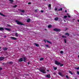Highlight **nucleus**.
I'll return each instance as SVG.
<instances>
[{
	"instance_id": "obj_1",
	"label": "nucleus",
	"mask_w": 79,
	"mask_h": 79,
	"mask_svg": "<svg viewBox=\"0 0 79 79\" xmlns=\"http://www.w3.org/2000/svg\"><path fill=\"white\" fill-rule=\"evenodd\" d=\"M41 72L43 73H44V74H45L46 73V72L45 71V68H44L43 69L40 70Z\"/></svg>"
},
{
	"instance_id": "obj_2",
	"label": "nucleus",
	"mask_w": 79,
	"mask_h": 79,
	"mask_svg": "<svg viewBox=\"0 0 79 79\" xmlns=\"http://www.w3.org/2000/svg\"><path fill=\"white\" fill-rule=\"evenodd\" d=\"M54 31H56L57 32H60L61 30L58 28H54L53 29Z\"/></svg>"
},
{
	"instance_id": "obj_3",
	"label": "nucleus",
	"mask_w": 79,
	"mask_h": 79,
	"mask_svg": "<svg viewBox=\"0 0 79 79\" xmlns=\"http://www.w3.org/2000/svg\"><path fill=\"white\" fill-rule=\"evenodd\" d=\"M15 21L18 24H20V25H23V23H22L21 22L17 20H16Z\"/></svg>"
},
{
	"instance_id": "obj_4",
	"label": "nucleus",
	"mask_w": 79,
	"mask_h": 79,
	"mask_svg": "<svg viewBox=\"0 0 79 79\" xmlns=\"http://www.w3.org/2000/svg\"><path fill=\"white\" fill-rule=\"evenodd\" d=\"M55 64L57 65H60V63L58 61H55Z\"/></svg>"
},
{
	"instance_id": "obj_5",
	"label": "nucleus",
	"mask_w": 79,
	"mask_h": 79,
	"mask_svg": "<svg viewBox=\"0 0 79 79\" xmlns=\"http://www.w3.org/2000/svg\"><path fill=\"white\" fill-rule=\"evenodd\" d=\"M48 8L50 10L52 9V7H51V4H49L48 5Z\"/></svg>"
},
{
	"instance_id": "obj_6",
	"label": "nucleus",
	"mask_w": 79,
	"mask_h": 79,
	"mask_svg": "<svg viewBox=\"0 0 79 79\" xmlns=\"http://www.w3.org/2000/svg\"><path fill=\"white\" fill-rule=\"evenodd\" d=\"M27 60V59L26 57H24L23 59V61H24V62H26V61Z\"/></svg>"
},
{
	"instance_id": "obj_7",
	"label": "nucleus",
	"mask_w": 79,
	"mask_h": 79,
	"mask_svg": "<svg viewBox=\"0 0 79 79\" xmlns=\"http://www.w3.org/2000/svg\"><path fill=\"white\" fill-rule=\"evenodd\" d=\"M10 39H13V40H16V38L15 37H11Z\"/></svg>"
},
{
	"instance_id": "obj_8",
	"label": "nucleus",
	"mask_w": 79,
	"mask_h": 79,
	"mask_svg": "<svg viewBox=\"0 0 79 79\" xmlns=\"http://www.w3.org/2000/svg\"><path fill=\"white\" fill-rule=\"evenodd\" d=\"M46 77H48V78H50V75H47L46 76Z\"/></svg>"
},
{
	"instance_id": "obj_9",
	"label": "nucleus",
	"mask_w": 79,
	"mask_h": 79,
	"mask_svg": "<svg viewBox=\"0 0 79 79\" xmlns=\"http://www.w3.org/2000/svg\"><path fill=\"white\" fill-rule=\"evenodd\" d=\"M4 60V57H0V61H2V60Z\"/></svg>"
},
{
	"instance_id": "obj_10",
	"label": "nucleus",
	"mask_w": 79,
	"mask_h": 79,
	"mask_svg": "<svg viewBox=\"0 0 79 79\" xmlns=\"http://www.w3.org/2000/svg\"><path fill=\"white\" fill-rule=\"evenodd\" d=\"M23 61V59L22 58H21L19 59V61H20V62H21V61Z\"/></svg>"
},
{
	"instance_id": "obj_11",
	"label": "nucleus",
	"mask_w": 79,
	"mask_h": 79,
	"mask_svg": "<svg viewBox=\"0 0 79 79\" xmlns=\"http://www.w3.org/2000/svg\"><path fill=\"white\" fill-rule=\"evenodd\" d=\"M5 30H6V31H10V29L9 28H5Z\"/></svg>"
},
{
	"instance_id": "obj_12",
	"label": "nucleus",
	"mask_w": 79,
	"mask_h": 79,
	"mask_svg": "<svg viewBox=\"0 0 79 79\" xmlns=\"http://www.w3.org/2000/svg\"><path fill=\"white\" fill-rule=\"evenodd\" d=\"M3 29H4L3 28L1 27H0V31H3Z\"/></svg>"
},
{
	"instance_id": "obj_13",
	"label": "nucleus",
	"mask_w": 79,
	"mask_h": 79,
	"mask_svg": "<svg viewBox=\"0 0 79 79\" xmlns=\"http://www.w3.org/2000/svg\"><path fill=\"white\" fill-rule=\"evenodd\" d=\"M52 25H50L48 26V28H50L52 27Z\"/></svg>"
},
{
	"instance_id": "obj_14",
	"label": "nucleus",
	"mask_w": 79,
	"mask_h": 79,
	"mask_svg": "<svg viewBox=\"0 0 79 79\" xmlns=\"http://www.w3.org/2000/svg\"><path fill=\"white\" fill-rule=\"evenodd\" d=\"M35 45L36 46V47H39V44H36V43H35Z\"/></svg>"
},
{
	"instance_id": "obj_15",
	"label": "nucleus",
	"mask_w": 79,
	"mask_h": 79,
	"mask_svg": "<svg viewBox=\"0 0 79 79\" xmlns=\"http://www.w3.org/2000/svg\"><path fill=\"white\" fill-rule=\"evenodd\" d=\"M45 46L46 47H47L48 48H50V47L48 45L46 44L45 45Z\"/></svg>"
},
{
	"instance_id": "obj_16",
	"label": "nucleus",
	"mask_w": 79,
	"mask_h": 79,
	"mask_svg": "<svg viewBox=\"0 0 79 79\" xmlns=\"http://www.w3.org/2000/svg\"><path fill=\"white\" fill-rule=\"evenodd\" d=\"M63 10V8H60V9H59L58 10V11H62Z\"/></svg>"
},
{
	"instance_id": "obj_17",
	"label": "nucleus",
	"mask_w": 79,
	"mask_h": 79,
	"mask_svg": "<svg viewBox=\"0 0 79 79\" xmlns=\"http://www.w3.org/2000/svg\"><path fill=\"white\" fill-rule=\"evenodd\" d=\"M58 18H56L55 19V21H58Z\"/></svg>"
},
{
	"instance_id": "obj_18",
	"label": "nucleus",
	"mask_w": 79,
	"mask_h": 79,
	"mask_svg": "<svg viewBox=\"0 0 79 79\" xmlns=\"http://www.w3.org/2000/svg\"><path fill=\"white\" fill-rule=\"evenodd\" d=\"M46 42H47L48 43H49V44H52L50 41H48V40H46Z\"/></svg>"
},
{
	"instance_id": "obj_19",
	"label": "nucleus",
	"mask_w": 79,
	"mask_h": 79,
	"mask_svg": "<svg viewBox=\"0 0 79 79\" xmlns=\"http://www.w3.org/2000/svg\"><path fill=\"white\" fill-rule=\"evenodd\" d=\"M46 42H47L48 43H49V44H52L50 41H48V40H46Z\"/></svg>"
},
{
	"instance_id": "obj_20",
	"label": "nucleus",
	"mask_w": 79,
	"mask_h": 79,
	"mask_svg": "<svg viewBox=\"0 0 79 79\" xmlns=\"http://www.w3.org/2000/svg\"><path fill=\"white\" fill-rule=\"evenodd\" d=\"M7 49H8V48H3V50H7Z\"/></svg>"
},
{
	"instance_id": "obj_21",
	"label": "nucleus",
	"mask_w": 79,
	"mask_h": 79,
	"mask_svg": "<svg viewBox=\"0 0 79 79\" xmlns=\"http://www.w3.org/2000/svg\"><path fill=\"white\" fill-rule=\"evenodd\" d=\"M59 74L60 75V76H63V75H62V74L61 73H59Z\"/></svg>"
},
{
	"instance_id": "obj_22",
	"label": "nucleus",
	"mask_w": 79,
	"mask_h": 79,
	"mask_svg": "<svg viewBox=\"0 0 79 79\" xmlns=\"http://www.w3.org/2000/svg\"><path fill=\"white\" fill-rule=\"evenodd\" d=\"M40 61H43V60H44V58H40Z\"/></svg>"
},
{
	"instance_id": "obj_23",
	"label": "nucleus",
	"mask_w": 79,
	"mask_h": 79,
	"mask_svg": "<svg viewBox=\"0 0 79 79\" xmlns=\"http://www.w3.org/2000/svg\"><path fill=\"white\" fill-rule=\"evenodd\" d=\"M0 15H1L2 16H5V15H3L2 13L0 12Z\"/></svg>"
},
{
	"instance_id": "obj_24",
	"label": "nucleus",
	"mask_w": 79,
	"mask_h": 79,
	"mask_svg": "<svg viewBox=\"0 0 79 79\" xmlns=\"http://www.w3.org/2000/svg\"><path fill=\"white\" fill-rule=\"evenodd\" d=\"M69 73H70V74H71L72 75L73 74V73H72V72L70 71H69Z\"/></svg>"
},
{
	"instance_id": "obj_25",
	"label": "nucleus",
	"mask_w": 79,
	"mask_h": 79,
	"mask_svg": "<svg viewBox=\"0 0 79 79\" xmlns=\"http://www.w3.org/2000/svg\"><path fill=\"white\" fill-rule=\"evenodd\" d=\"M65 35H68V36H69V34H68V33H65Z\"/></svg>"
},
{
	"instance_id": "obj_26",
	"label": "nucleus",
	"mask_w": 79,
	"mask_h": 79,
	"mask_svg": "<svg viewBox=\"0 0 79 79\" xmlns=\"http://www.w3.org/2000/svg\"><path fill=\"white\" fill-rule=\"evenodd\" d=\"M30 21H31V20L30 19H29L27 20V22H30Z\"/></svg>"
},
{
	"instance_id": "obj_27",
	"label": "nucleus",
	"mask_w": 79,
	"mask_h": 79,
	"mask_svg": "<svg viewBox=\"0 0 79 79\" xmlns=\"http://www.w3.org/2000/svg\"><path fill=\"white\" fill-rule=\"evenodd\" d=\"M54 70H56L57 69V67H54Z\"/></svg>"
},
{
	"instance_id": "obj_28",
	"label": "nucleus",
	"mask_w": 79,
	"mask_h": 79,
	"mask_svg": "<svg viewBox=\"0 0 79 79\" xmlns=\"http://www.w3.org/2000/svg\"><path fill=\"white\" fill-rule=\"evenodd\" d=\"M75 69H77V70H78V69H79V67L78 68H75Z\"/></svg>"
},
{
	"instance_id": "obj_29",
	"label": "nucleus",
	"mask_w": 79,
	"mask_h": 79,
	"mask_svg": "<svg viewBox=\"0 0 79 79\" xmlns=\"http://www.w3.org/2000/svg\"><path fill=\"white\" fill-rule=\"evenodd\" d=\"M67 17H68V16H67L65 15V16H64V18H67Z\"/></svg>"
},
{
	"instance_id": "obj_30",
	"label": "nucleus",
	"mask_w": 79,
	"mask_h": 79,
	"mask_svg": "<svg viewBox=\"0 0 79 79\" xmlns=\"http://www.w3.org/2000/svg\"><path fill=\"white\" fill-rule=\"evenodd\" d=\"M60 66H63V64H61V63H60Z\"/></svg>"
},
{
	"instance_id": "obj_31",
	"label": "nucleus",
	"mask_w": 79,
	"mask_h": 79,
	"mask_svg": "<svg viewBox=\"0 0 79 79\" xmlns=\"http://www.w3.org/2000/svg\"><path fill=\"white\" fill-rule=\"evenodd\" d=\"M21 12H22L23 13L24 12V10H21Z\"/></svg>"
},
{
	"instance_id": "obj_32",
	"label": "nucleus",
	"mask_w": 79,
	"mask_h": 79,
	"mask_svg": "<svg viewBox=\"0 0 79 79\" xmlns=\"http://www.w3.org/2000/svg\"><path fill=\"white\" fill-rule=\"evenodd\" d=\"M10 2H13V0H9Z\"/></svg>"
},
{
	"instance_id": "obj_33",
	"label": "nucleus",
	"mask_w": 79,
	"mask_h": 79,
	"mask_svg": "<svg viewBox=\"0 0 79 79\" xmlns=\"http://www.w3.org/2000/svg\"><path fill=\"white\" fill-rule=\"evenodd\" d=\"M16 6H17V5H15L14 6H13V7H14V8H15V7H16Z\"/></svg>"
},
{
	"instance_id": "obj_34",
	"label": "nucleus",
	"mask_w": 79,
	"mask_h": 79,
	"mask_svg": "<svg viewBox=\"0 0 79 79\" xmlns=\"http://www.w3.org/2000/svg\"><path fill=\"white\" fill-rule=\"evenodd\" d=\"M64 42L65 43H66V40H65V39L64 40Z\"/></svg>"
},
{
	"instance_id": "obj_35",
	"label": "nucleus",
	"mask_w": 79,
	"mask_h": 79,
	"mask_svg": "<svg viewBox=\"0 0 79 79\" xmlns=\"http://www.w3.org/2000/svg\"><path fill=\"white\" fill-rule=\"evenodd\" d=\"M62 37L63 38H66V36H62Z\"/></svg>"
},
{
	"instance_id": "obj_36",
	"label": "nucleus",
	"mask_w": 79,
	"mask_h": 79,
	"mask_svg": "<svg viewBox=\"0 0 79 79\" xmlns=\"http://www.w3.org/2000/svg\"><path fill=\"white\" fill-rule=\"evenodd\" d=\"M15 36H18V34L16 33L15 34Z\"/></svg>"
},
{
	"instance_id": "obj_37",
	"label": "nucleus",
	"mask_w": 79,
	"mask_h": 79,
	"mask_svg": "<svg viewBox=\"0 0 79 79\" xmlns=\"http://www.w3.org/2000/svg\"><path fill=\"white\" fill-rule=\"evenodd\" d=\"M77 74L79 75V71H77Z\"/></svg>"
},
{
	"instance_id": "obj_38",
	"label": "nucleus",
	"mask_w": 79,
	"mask_h": 79,
	"mask_svg": "<svg viewBox=\"0 0 79 79\" xmlns=\"http://www.w3.org/2000/svg\"><path fill=\"white\" fill-rule=\"evenodd\" d=\"M9 63L10 64H12V63H13V62H9Z\"/></svg>"
},
{
	"instance_id": "obj_39",
	"label": "nucleus",
	"mask_w": 79,
	"mask_h": 79,
	"mask_svg": "<svg viewBox=\"0 0 79 79\" xmlns=\"http://www.w3.org/2000/svg\"><path fill=\"white\" fill-rule=\"evenodd\" d=\"M66 78H67V79H68V78H69L68 76H66Z\"/></svg>"
},
{
	"instance_id": "obj_40",
	"label": "nucleus",
	"mask_w": 79,
	"mask_h": 79,
	"mask_svg": "<svg viewBox=\"0 0 79 79\" xmlns=\"http://www.w3.org/2000/svg\"><path fill=\"white\" fill-rule=\"evenodd\" d=\"M28 5H31V2H30L28 3Z\"/></svg>"
},
{
	"instance_id": "obj_41",
	"label": "nucleus",
	"mask_w": 79,
	"mask_h": 79,
	"mask_svg": "<svg viewBox=\"0 0 79 79\" xmlns=\"http://www.w3.org/2000/svg\"><path fill=\"white\" fill-rule=\"evenodd\" d=\"M63 53V51H60V53Z\"/></svg>"
},
{
	"instance_id": "obj_42",
	"label": "nucleus",
	"mask_w": 79,
	"mask_h": 79,
	"mask_svg": "<svg viewBox=\"0 0 79 79\" xmlns=\"http://www.w3.org/2000/svg\"><path fill=\"white\" fill-rule=\"evenodd\" d=\"M2 68L0 67V70H2Z\"/></svg>"
},
{
	"instance_id": "obj_43",
	"label": "nucleus",
	"mask_w": 79,
	"mask_h": 79,
	"mask_svg": "<svg viewBox=\"0 0 79 79\" xmlns=\"http://www.w3.org/2000/svg\"><path fill=\"white\" fill-rule=\"evenodd\" d=\"M55 11H56L57 10V9L56 8H55Z\"/></svg>"
},
{
	"instance_id": "obj_44",
	"label": "nucleus",
	"mask_w": 79,
	"mask_h": 79,
	"mask_svg": "<svg viewBox=\"0 0 79 79\" xmlns=\"http://www.w3.org/2000/svg\"><path fill=\"white\" fill-rule=\"evenodd\" d=\"M65 13H67V10H65Z\"/></svg>"
},
{
	"instance_id": "obj_45",
	"label": "nucleus",
	"mask_w": 79,
	"mask_h": 79,
	"mask_svg": "<svg viewBox=\"0 0 79 79\" xmlns=\"http://www.w3.org/2000/svg\"><path fill=\"white\" fill-rule=\"evenodd\" d=\"M41 13H43V12H44V11H43V10H41Z\"/></svg>"
},
{
	"instance_id": "obj_46",
	"label": "nucleus",
	"mask_w": 79,
	"mask_h": 79,
	"mask_svg": "<svg viewBox=\"0 0 79 79\" xmlns=\"http://www.w3.org/2000/svg\"><path fill=\"white\" fill-rule=\"evenodd\" d=\"M68 18H70V15H68Z\"/></svg>"
},
{
	"instance_id": "obj_47",
	"label": "nucleus",
	"mask_w": 79,
	"mask_h": 79,
	"mask_svg": "<svg viewBox=\"0 0 79 79\" xmlns=\"http://www.w3.org/2000/svg\"><path fill=\"white\" fill-rule=\"evenodd\" d=\"M28 64H30V63L29 62H28Z\"/></svg>"
},
{
	"instance_id": "obj_48",
	"label": "nucleus",
	"mask_w": 79,
	"mask_h": 79,
	"mask_svg": "<svg viewBox=\"0 0 79 79\" xmlns=\"http://www.w3.org/2000/svg\"><path fill=\"white\" fill-rule=\"evenodd\" d=\"M77 21H78V22H79V19H78V20H77Z\"/></svg>"
},
{
	"instance_id": "obj_49",
	"label": "nucleus",
	"mask_w": 79,
	"mask_h": 79,
	"mask_svg": "<svg viewBox=\"0 0 79 79\" xmlns=\"http://www.w3.org/2000/svg\"><path fill=\"white\" fill-rule=\"evenodd\" d=\"M45 43H46V41H45Z\"/></svg>"
},
{
	"instance_id": "obj_50",
	"label": "nucleus",
	"mask_w": 79,
	"mask_h": 79,
	"mask_svg": "<svg viewBox=\"0 0 79 79\" xmlns=\"http://www.w3.org/2000/svg\"><path fill=\"white\" fill-rule=\"evenodd\" d=\"M47 71H49L48 70H47Z\"/></svg>"
},
{
	"instance_id": "obj_51",
	"label": "nucleus",
	"mask_w": 79,
	"mask_h": 79,
	"mask_svg": "<svg viewBox=\"0 0 79 79\" xmlns=\"http://www.w3.org/2000/svg\"><path fill=\"white\" fill-rule=\"evenodd\" d=\"M78 57L79 58V55L78 56Z\"/></svg>"
},
{
	"instance_id": "obj_52",
	"label": "nucleus",
	"mask_w": 79,
	"mask_h": 79,
	"mask_svg": "<svg viewBox=\"0 0 79 79\" xmlns=\"http://www.w3.org/2000/svg\"><path fill=\"white\" fill-rule=\"evenodd\" d=\"M0 49H1V48L0 47Z\"/></svg>"
},
{
	"instance_id": "obj_53",
	"label": "nucleus",
	"mask_w": 79,
	"mask_h": 79,
	"mask_svg": "<svg viewBox=\"0 0 79 79\" xmlns=\"http://www.w3.org/2000/svg\"><path fill=\"white\" fill-rule=\"evenodd\" d=\"M36 10H35V11H36Z\"/></svg>"
},
{
	"instance_id": "obj_54",
	"label": "nucleus",
	"mask_w": 79,
	"mask_h": 79,
	"mask_svg": "<svg viewBox=\"0 0 79 79\" xmlns=\"http://www.w3.org/2000/svg\"><path fill=\"white\" fill-rule=\"evenodd\" d=\"M5 37H6V36H5Z\"/></svg>"
},
{
	"instance_id": "obj_55",
	"label": "nucleus",
	"mask_w": 79,
	"mask_h": 79,
	"mask_svg": "<svg viewBox=\"0 0 79 79\" xmlns=\"http://www.w3.org/2000/svg\"><path fill=\"white\" fill-rule=\"evenodd\" d=\"M67 15H69V14H68Z\"/></svg>"
},
{
	"instance_id": "obj_56",
	"label": "nucleus",
	"mask_w": 79,
	"mask_h": 79,
	"mask_svg": "<svg viewBox=\"0 0 79 79\" xmlns=\"http://www.w3.org/2000/svg\"><path fill=\"white\" fill-rule=\"evenodd\" d=\"M64 21H65V20H64Z\"/></svg>"
}]
</instances>
